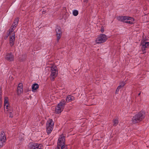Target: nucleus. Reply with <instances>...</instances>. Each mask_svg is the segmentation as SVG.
I'll return each instance as SVG.
<instances>
[{
    "mask_svg": "<svg viewBox=\"0 0 149 149\" xmlns=\"http://www.w3.org/2000/svg\"><path fill=\"white\" fill-rule=\"evenodd\" d=\"M145 117V113L143 111H140L133 116L131 120L133 124H135L142 121Z\"/></svg>",
    "mask_w": 149,
    "mask_h": 149,
    "instance_id": "1",
    "label": "nucleus"
},
{
    "mask_svg": "<svg viewBox=\"0 0 149 149\" xmlns=\"http://www.w3.org/2000/svg\"><path fill=\"white\" fill-rule=\"evenodd\" d=\"M118 20L130 24H132L134 19L130 17L126 16H119L117 17Z\"/></svg>",
    "mask_w": 149,
    "mask_h": 149,
    "instance_id": "2",
    "label": "nucleus"
},
{
    "mask_svg": "<svg viewBox=\"0 0 149 149\" xmlns=\"http://www.w3.org/2000/svg\"><path fill=\"white\" fill-rule=\"evenodd\" d=\"M54 125V123L52 119H49L46 123L47 132L48 134H50L52 131Z\"/></svg>",
    "mask_w": 149,
    "mask_h": 149,
    "instance_id": "3",
    "label": "nucleus"
},
{
    "mask_svg": "<svg viewBox=\"0 0 149 149\" xmlns=\"http://www.w3.org/2000/svg\"><path fill=\"white\" fill-rule=\"evenodd\" d=\"M107 36L104 34H101L97 36L95 40L97 43L100 44L105 42L107 39Z\"/></svg>",
    "mask_w": 149,
    "mask_h": 149,
    "instance_id": "4",
    "label": "nucleus"
},
{
    "mask_svg": "<svg viewBox=\"0 0 149 149\" xmlns=\"http://www.w3.org/2000/svg\"><path fill=\"white\" fill-rule=\"evenodd\" d=\"M28 147L29 149H42L43 145L38 143L31 142L29 143Z\"/></svg>",
    "mask_w": 149,
    "mask_h": 149,
    "instance_id": "5",
    "label": "nucleus"
},
{
    "mask_svg": "<svg viewBox=\"0 0 149 149\" xmlns=\"http://www.w3.org/2000/svg\"><path fill=\"white\" fill-rule=\"evenodd\" d=\"M51 71V79L52 81H53L54 78L57 76L58 73V71L56 67H52Z\"/></svg>",
    "mask_w": 149,
    "mask_h": 149,
    "instance_id": "6",
    "label": "nucleus"
},
{
    "mask_svg": "<svg viewBox=\"0 0 149 149\" xmlns=\"http://www.w3.org/2000/svg\"><path fill=\"white\" fill-rule=\"evenodd\" d=\"M65 137L63 135H60L58 140L57 143L58 146L61 147L62 145H64L65 143Z\"/></svg>",
    "mask_w": 149,
    "mask_h": 149,
    "instance_id": "7",
    "label": "nucleus"
},
{
    "mask_svg": "<svg viewBox=\"0 0 149 149\" xmlns=\"http://www.w3.org/2000/svg\"><path fill=\"white\" fill-rule=\"evenodd\" d=\"M57 36V40L58 42L62 36V31L61 28L59 26H57L55 29Z\"/></svg>",
    "mask_w": 149,
    "mask_h": 149,
    "instance_id": "8",
    "label": "nucleus"
},
{
    "mask_svg": "<svg viewBox=\"0 0 149 149\" xmlns=\"http://www.w3.org/2000/svg\"><path fill=\"white\" fill-rule=\"evenodd\" d=\"M15 33L14 32L12 35H10L9 36V44L11 47L13 46L14 44L15 38Z\"/></svg>",
    "mask_w": 149,
    "mask_h": 149,
    "instance_id": "9",
    "label": "nucleus"
},
{
    "mask_svg": "<svg viewBox=\"0 0 149 149\" xmlns=\"http://www.w3.org/2000/svg\"><path fill=\"white\" fill-rule=\"evenodd\" d=\"M5 58L8 61H12L14 60V56L12 53H7Z\"/></svg>",
    "mask_w": 149,
    "mask_h": 149,
    "instance_id": "10",
    "label": "nucleus"
},
{
    "mask_svg": "<svg viewBox=\"0 0 149 149\" xmlns=\"http://www.w3.org/2000/svg\"><path fill=\"white\" fill-rule=\"evenodd\" d=\"M141 45H142L141 49L142 51H145L146 48H148L149 46V42H146L143 40L141 41Z\"/></svg>",
    "mask_w": 149,
    "mask_h": 149,
    "instance_id": "11",
    "label": "nucleus"
},
{
    "mask_svg": "<svg viewBox=\"0 0 149 149\" xmlns=\"http://www.w3.org/2000/svg\"><path fill=\"white\" fill-rule=\"evenodd\" d=\"M66 103V102L65 100L64 99H62L61 101L58 103L57 104L63 110L64 109V107Z\"/></svg>",
    "mask_w": 149,
    "mask_h": 149,
    "instance_id": "12",
    "label": "nucleus"
},
{
    "mask_svg": "<svg viewBox=\"0 0 149 149\" xmlns=\"http://www.w3.org/2000/svg\"><path fill=\"white\" fill-rule=\"evenodd\" d=\"M19 20V17H17L14 20L12 25V27H13V28L14 27L16 28V27L17 26L18 22Z\"/></svg>",
    "mask_w": 149,
    "mask_h": 149,
    "instance_id": "13",
    "label": "nucleus"
},
{
    "mask_svg": "<svg viewBox=\"0 0 149 149\" xmlns=\"http://www.w3.org/2000/svg\"><path fill=\"white\" fill-rule=\"evenodd\" d=\"M75 99L74 97L71 95H68L66 98L65 101L66 102H71L72 101L74 100Z\"/></svg>",
    "mask_w": 149,
    "mask_h": 149,
    "instance_id": "14",
    "label": "nucleus"
},
{
    "mask_svg": "<svg viewBox=\"0 0 149 149\" xmlns=\"http://www.w3.org/2000/svg\"><path fill=\"white\" fill-rule=\"evenodd\" d=\"M8 102V98L7 97H5L4 107L5 108L6 107V109H9Z\"/></svg>",
    "mask_w": 149,
    "mask_h": 149,
    "instance_id": "15",
    "label": "nucleus"
},
{
    "mask_svg": "<svg viewBox=\"0 0 149 149\" xmlns=\"http://www.w3.org/2000/svg\"><path fill=\"white\" fill-rule=\"evenodd\" d=\"M0 139L6 141V137L4 132L3 131H1L0 134Z\"/></svg>",
    "mask_w": 149,
    "mask_h": 149,
    "instance_id": "16",
    "label": "nucleus"
},
{
    "mask_svg": "<svg viewBox=\"0 0 149 149\" xmlns=\"http://www.w3.org/2000/svg\"><path fill=\"white\" fill-rule=\"evenodd\" d=\"M63 109H62L58 105L55 107V112L57 114L61 113L63 111Z\"/></svg>",
    "mask_w": 149,
    "mask_h": 149,
    "instance_id": "17",
    "label": "nucleus"
},
{
    "mask_svg": "<svg viewBox=\"0 0 149 149\" xmlns=\"http://www.w3.org/2000/svg\"><path fill=\"white\" fill-rule=\"evenodd\" d=\"M39 87L37 83H35L33 84L32 86V91H33L34 90H36Z\"/></svg>",
    "mask_w": 149,
    "mask_h": 149,
    "instance_id": "18",
    "label": "nucleus"
},
{
    "mask_svg": "<svg viewBox=\"0 0 149 149\" xmlns=\"http://www.w3.org/2000/svg\"><path fill=\"white\" fill-rule=\"evenodd\" d=\"M6 141L4 140L0 139V147H2L4 145H5Z\"/></svg>",
    "mask_w": 149,
    "mask_h": 149,
    "instance_id": "19",
    "label": "nucleus"
},
{
    "mask_svg": "<svg viewBox=\"0 0 149 149\" xmlns=\"http://www.w3.org/2000/svg\"><path fill=\"white\" fill-rule=\"evenodd\" d=\"M118 120L116 119H113V126H116L118 124Z\"/></svg>",
    "mask_w": 149,
    "mask_h": 149,
    "instance_id": "20",
    "label": "nucleus"
},
{
    "mask_svg": "<svg viewBox=\"0 0 149 149\" xmlns=\"http://www.w3.org/2000/svg\"><path fill=\"white\" fill-rule=\"evenodd\" d=\"M15 28L14 27H12V28H10L9 30V34L10 35V36L11 35V33L15 30Z\"/></svg>",
    "mask_w": 149,
    "mask_h": 149,
    "instance_id": "21",
    "label": "nucleus"
},
{
    "mask_svg": "<svg viewBox=\"0 0 149 149\" xmlns=\"http://www.w3.org/2000/svg\"><path fill=\"white\" fill-rule=\"evenodd\" d=\"M23 88H17V93L18 94H20L23 92Z\"/></svg>",
    "mask_w": 149,
    "mask_h": 149,
    "instance_id": "22",
    "label": "nucleus"
},
{
    "mask_svg": "<svg viewBox=\"0 0 149 149\" xmlns=\"http://www.w3.org/2000/svg\"><path fill=\"white\" fill-rule=\"evenodd\" d=\"M73 14L74 16H77L79 12L78 10H74L73 11Z\"/></svg>",
    "mask_w": 149,
    "mask_h": 149,
    "instance_id": "23",
    "label": "nucleus"
},
{
    "mask_svg": "<svg viewBox=\"0 0 149 149\" xmlns=\"http://www.w3.org/2000/svg\"><path fill=\"white\" fill-rule=\"evenodd\" d=\"M65 144H64V145H62L61 147V149H67L66 147L65 146ZM58 147L60 149V147L58 146Z\"/></svg>",
    "mask_w": 149,
    "mask_h": 149,
    "instance_id": "24",
    "label": "nucleus"
},
{
    "mask_svg": "<svg viewBox=\"0 0 149 149\" xmlns=\"http://www.w3.org/2000/svg\"><path fill=\"white\" fill-rule=\"evenodd\" d=\"M13 111L10 110L9 112L10 117L13 118V114L12 113Z\"/></svg>",
    "mask_w": 149,
    "mask_h": 149,
    "instance_id": "25",
    "label": "nucleus"
},
{
    "mask_svg": "<svg viewBox=\"0 0 149 149\" xmlns=\"http://www.w3.org/2000/svg\"><path fill=\"white\" fill-rule=\"evenodd\" d=\"M23 86L22 84L21 83H19L18 86L17 88H23Z\"/></svg>",
    "mask_w": 149,
    "mask_h": 149,
    "instance_id": "26",
    "label": "nucleus"
},
{
    "mask_svg": "<svg viewBox=\"0 0 149 149\" xmlns=\"http://www.w3.org/2000/svg\"><path fill=\"white\" fill-rule=\"evenodd\" d=\"M120 85L121 86L123 87L125 85V83L124 82H122L120 83Z\"/></svg>",
    "mask_w": 149,
    "mask_h": 149,
    "instance_id": "27",
    "label": "nucleus"
},
{
    "mask_svg": "<svg viewBox=\"0 0 149 149\" xmlns=\"http://www.w3.org/2000/svg\"><path fill=\"white\" fill-rule=\"evenodd\" d=\"M101 32L103 33L104 31V28L103 26H102L101 28V30H100Z\"/></svg>",
    "mask_w": 149,
    "mask_h": 149,
    "instance_id": "28",
    "label": "nucleus"
},
{
    "mask_svg": "<svg viewBox=\"0 0 149 149\" xmlns=\"http://www.w3.org/2000/svg\"><path fill=\"white\" fill-rule=\"evenodd\" d=\"M2 94L0 88V100H2Z\"/></svg>",
    "mask_w": 149,
    "mask_h": 149,
    "instance_id": "29",
    "label": "nucleus"
},
{
    "mask_svg": "<svg viewBox=\"0 0 149 149\" xmlns=\"http://www.w3.org/2000/svg\"><path fill=\"white\" fill-rule=\"evenodd\" d=\"M1 103H2V100H0V108L1 107Z\"/></svg>",
    "mask_w": 149,
    "mask_h": 149,
    "instance_id": "30",
    "label": "nucleus"
},
{
    "mask_svg": "<svg viewBox=\"0 0 149 149\" xmlns=\"http://www.w3.org/2000/svg\"><path fill=\"white\" fill-rule=\"evenodd\" d=\"M119 90V89H118V88H117L116 90V93H118Z\"/></svg>",
    "mask_w": 149,
    "mask_h": 149,
    "instance_id": "31",
    "label": "nucleus"
},
{
    "mask_svg": "<svg viewBox=\"0 0 149 149\" xmlns=\"http://www.w3.org/2000/svg\"><path fill=\"white\" fill-rule=\"evenodd\" d=\"M9 35H10L9 34V33H8V35L6 36V37H4V39H6V38L8 37Z\"/></svg>",
    "mask_w": 149,
    "mask_h": 149,
    "instance_id": "32",
    "label": "nucleus"
},
{
    "mask_svg": "<svg viewBox=\"0 0 149 149\" xmlns=\"http://www.w3.org/2000/svg\"><path fill=\"white\" fill-rule=\"evenodd\" d=\"M122 87H123L121 86L120 85L119 86H118V87L117 88H118V89H120Z\"/></svg>",
    "mask_w": 149,
    "mask_h": 149,
    "instance_id": "33",
    "label": "nucleus"
},
{
    "mask_svg": "<svg viewBox=\"0 0 149 149\" xmlns=\"http://www.w3.org/2000/svg\"><path fill=\"white\" fill-rule=\"evenodd\" d=\"M88 0H84V2H86L87 3L88 2Z\"/></svg>",
    "mask_w": 149,
    "mask_h": 149,
    "instance_id": "34",
    "label": "nucleus"
},
{
    "mask_svg": "<svg viewBox=\"0 0 149 149\" xmlns=\"http://www.w3.org/2000/svg\"><path fill=\"white\" fill-rule=\"evenodd\" d=\"M56 149H60L58 147H57L56 148Z\"/></svg>",
    "mask_w": 149,
    "mask_h": 149,
    "instance_id": "35",
    "label": "nucleus"
},
{
    "mask_svg": "<svg viewBox=\"0 0 149 149\" xmlns=\"http://www.w3.org/2000/svg\"><path fill=\"white\" fill-rule=\"evenodd\" d=\"M141 94V93H140L139 94H138V95H139Z\"/></svg>",
    "mask_w": 149,
    "mask_h": 149,
    "instance_id": "36",
    "label": "nucleus"
}]
</instances>
